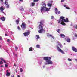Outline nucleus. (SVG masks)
I'll use <instances>...</instances> for the list:
<instances>
[{
	"mask_svg": "<svg viewBox=\"0 0 77 77\" xmlns=\"http://www.w3.org/2000/svg\"><path fill=\"white\" fill-rule=\"evenodd\" d=\"M35 5V3L32 2L31 4V5L32 6H34Z\"/></svg>",
	"mask_w": 77,
	"mask_h": 77,
	"instance_id": "obj_20",
	"label": "nucleus"
},
{
	"mask_svg": "<svg viewBox=\"0 0 77 77\" xmlns=\"http://www.w3.org/2000/svg\"><path fill=\"white\" fill-rule=\"evenodd\" d=\"M5 36H8V35H7L6 34H5Z\"/></svg>",
	"mask_w": 77,
	"mask_h": 77,
	"instance_id": "obj_43",
	"label": "nucleus"
},
{
	"mask_svg": "<svg viewBox=\"0 0 77 77\" xmlns=\"http://www.w3.org/2000/svg\"><path fill=\"white\" fill-rule=\"evenodd\" d=\"M17 29L18 30H21V29H20V26H19L17 27Z\"/></svg>",
	"mask_w": 77,
	"mask_h": 77,
	"instance_id": "obj_32",
	"label": "nucleus"
},
{
	"mask_svg": "<svg viewBox=\"0 0 77 77\" xmlns=\"http://www.w3.org/2000/svg\"><path fill=\"white\" fill-rule=\"evenodd\" d=\"M43 23H44V20H41L40 22V24L39 25V28L40 30L38 31V32L39 33H41L43 32H45V30L44 29V27Z\"/></svg>",
	"mask_w": 77,
	"mask_h": 77,
	"instance_id": "obj_1",
	"label": "nucleus"
},
{
	"mask_svg": "<svg viewBox=\"0 0 77 77\" xmlns=\"http://www.w3.org/2000/svg\"><path fill=\"white\" fill-rule=\"evenodd\" d=\"M42 5L43 6L42 7L43 8H45L46 6V4H45V2H43L42 3Z\"/></svg>",
	"mask_w": 77,
	"mask_h": 77,
	"instance_id": "obj_11",
	"label": "nucleus"
},
{
	"mask_svg": "<svg viewBox=\"0 0 77 77\" xmlns=\"http://www.w3.org/2000/svg\"><path fill=\"white\" fill-rule=\"evenodd\" d=\"M0 1H1V2H3V0H0Z\"/></svg>",
	"mask_w": 77,
	"mask_h": 77,
	"instance_id": "obj_51",
	"label": "nucleus"
},
{
	"mask_svg": "<svg viewBox=\"0 0 77 77\" xmlns=\"http://www.w3.org/2000/svg\"><path fill=\"white\" fill-rule=\"evenodd\" d=\"M8 70H7L6 71V72H8Z\"/></svg>",
	"mask_w": 77,
	"mask_h": 77,
	"instance_id": "obj_54",
	"label": "nucleus"
},
{
	"mask_svg": "<svg viewBox=\"0 0 77 77\" xmlns=\"http://www.w3.org/2000/svg\"><path fill=\"white\" fill-rule=\"evenodd\" d=\"M19 21H20V20H18V19L16 21V24H18V23H19Z\"/></svg>",
	"mask_w": 77,
	"mask_h": 77,
	"instance_id": "obj_17",
	"label": "nucleus"
},
{
	"mask_svg": "<svg viewBox=\"0 0 77 77\" xmlns=\"http://www.w3.org/2000/svg\"><path fill=\"white\" fill-rule=\"evenodd\" d=\"M16 73L17 72V70H16Z\"/></svg>",
	"mask_w": 77,
	"mask_h": 77,
	"instance_id": "obj_52",
	"label": "nucleus"
},
{
	"mask_svg": "<svg viewBox=\"0 0 77 77\" xmlns=\"http://www.w3.org/2000/svg\"><path fill=\"white\" fill-rule=\"evenodd\" d=\"M55 14H60V11H59L57 10V8H55Z\"/></svg>",
	"mask_w": 77,
	"mask_h": 77,
	"instance_id": "obj_10",
	"label": "nucleus"
},
{
	"mask_svg": "<svg viewBox=\"0 0 77 77\" xmlns=\"http://www.w3.org/2000/svg\"><path fill=\"white\" fill-rule=\"evenodd\" d=\"M0 19L2 21H5V17H1Z\"/></svg>",
	"mask_w": 77,
	"mask_h": 77,
	"instance_id": "obj_15",
	"label": "nucleus"
},
{
	"mask_svg": "<svg viewBox=\"0 0 77 77\" xmlns=\"http://www.w3.org/2000/svg\"><path fill=\"white\" fill-rule=\"evenodd\" d=\"M5 9V8H4L3 6H2L1 7H0V11H4Z\"/></svg>",
	"mask_w": 77,
	"mask_h": 77,
	"instance_id": "obj_14",
	"label": "nucleus"
},
{
	"mask_svg": "<svg viewBox=\"0 0 77 77\" xmlns=\"http://www.w3.org/2000/svg\"><path fill=\"white\" fill-rule=\"evenodd\" d=\"M13 54H14V53L13 52Z\"/></svg>",
	"mask_w": 77,
	"mask_h": 77,
	"instance_id": "obj_56",
	"label": "nucleus"
},
{
	"mask_svg": "<svg viewBox=\"0 0 77 77\" xmlns=\"http://www.w3.org/2000/svg\"><path fill=\"white\" fill-rule=\"evenodd\" d=\"M72 50L73 51H74L75 52H77V48H75V47L72 46Z\"/></svg>",
	"mask_w": 77,
	"mask_h": 77,
	"instance_id": "obj_12",
	"label": "nucleus"
},
{
	"mask_svg": "<svg viewBox=\"0 0 77 77\" xmlns=\"http://www.w3.org/2000/svg\"><path fill=\"white\" fill-rule=\"evenodd\" d=\"M20 2H23V0H19Z\"/></svg>",
	"mask_w": 77,
	"mask_h": 77,
	"instance_id": "obj_44",
	"label": "nucleus"
},
{
	"mask_svg": "<svg viewBox=\"0 0 77 77\" xmlns=\"http://www.w3.org/2000/svg\"><path fill=\"white\" fill-rule=\"evenodd\" d=\"M66 41L68 42H71V40L70 39V38H67Z\"/></svg>",
	"mask_w": 77,
	"mask_h": 77,
	"instance_id": "obj_16",
	"label": "nucleus"
},
{
	"mask_svg": "<svg viewBox=\"0 0 77 77\" xmlns=\"http://www.w3.org/2000/svg\"><path fill=\"white\" fill-rule=\"evenodd\" d=\"M47 36L48 37V38H50V37H53V36H52V35H50V34H48L47 35Z\"/></svg>",
	"mask_w": 77,
	"mask_h": 77,
	"instance_id": "obj_19",
	"label": "nucleus"
},
{
	"mask_svg": "<svg viewBox=\"0 0 77 77\" xmlns=\"http://www.w3.org/2000/svg\"><path fill=\"white\" fill-rule=\"evenodd\" d=\"M9 41H10V40H9V39H8L7 40V42H9Z\"/></svg>",
	"mask_w": 77,
	"mask_h": 77,
	"instance_id": "obj_41",
	"label": "nucleus"
},
{
	"mask_svg": "<svg viewBox=\"0 0 77 77\" xmlns=\"http://www.w3.org/2000/svg\"><path fill=\"white\" fill-rule=\"evenodd\" d=\"M30 32L29 30H27L26 32L24 33L23 35L25 36H27L29 35L30 34Z\"/></svg>",
	"mask_w": 77,
	"mask_h": 77,
	"instance_id": "obj_9",
	"label": "nucleus"
},
{
	"mask_svg": "<svg viewBox=\"0 0 77 77\" xmlns=\"http://www.w3.org/2000/svg\"><path fill=\"white\" fill-rule=\"evenodd\" d=\"M60 36L61 37V38H64L65 37V35L63 34H60Z\"/></svg>",
	"mask_w": 77,
	"mask_h": 77,
	"instance_id": "obj_13",
	"label": "nucleus"
},
{
	"mask_svg": "<svg viewBox=\"0 0 77 77\" xmlns=\"http://www.w3.org/2000/svg\"><path fill=\"white\" fill-rule=\"evenodd\" d=\"M11 75V74L10 73H9L8 72H7V73L6 74V75L7 76H10V75Z\"/></svg>",
	"mask_w": 77,
	"mask_h": 77,
	"instance_id": "obj_18",
	"label": "nucleus"
},
{
	"mask_svg": "<svg viewBox=\"0 0 77 77\" xmlns=\"http://www.w3.org/2000/svg\"><path fill=\"white\" fill-rule=\"evenodd\" d=\"M60 18V19L62 20V21H64L65 22H68V18H66V19H65V17L63 16H61Z\"/></svg>",
	"mask_w": 77,
	"mask_h": 77,
	"instance_id": "obj_4",
	"label": "nucleus"
},
{
	"mask_svg": "<svg viewBox=\"0 0 77 77\" xmlns=\"http://www.w3.org/2000/svg\"><path fill=\"white\" fill-rule=\"evenodd\" d=\"M66 8L67 9H70V8H69V7H66Z\"/></svg>",
	"mask_w": 77,
	"mask_h": 77,
	"instance_id": "obj_31",
	"label": "nucleus"
},
{
	"mask_svg": "<svg viewBox=\"0 0 77 77\" xmlns=\"http://www.w3.org/2000/svg\"><path fill=\"white\" fill-rule=\"evenodd\" d=\"M48 6H49V7H51V6H52V4L50 3H48L47 4Z\"/></svg>",
	"mask_w": 77,
	"mask_h": 77,
	"instance_id": "obj_21",
	"label": "nucleus"
},
{
	"mask_svg": "<svg viewBox=\"0 0 77 77\" xmlns=\"http://www.w3.org/2000/svg\"><path fill=\"white\" fill-rule=\"evenodd\" d=\"M15 56H17V54H15Z\"/></svg>",
	"mask_w": 77,
	"mask_h": 77,
	"instance_id": "obj_49",
	"label": "nucleus"
},
{
	"mask_svg": "<svg viewBox=\"0 0 77 77\" xmlns=\"http://www.w3.org/2000/svg\"><path fill=\"white\" fill-rule=\"evenodd\" d=\"M4 4L5 5H8V2H7V1H5Z\"/></svg>",
	"mask_w": 77,
	"mask_h": 77,
	"instance_id": "obj_24",
	"label": "nucleus"
},
{
	"mask_svg": "<svg viewBox=\"0 0 77 77\" xmlns=\"http://www.w3.org/2000/svg\"><path fill=\"white\" fill-rule=\"evenodd\" d=\"M68 61H72V59H69V58L68 59Z\"/></svg>",
	"mask_w": 77,
	"mask_h": 77,
	"instance_id": "obj_35",
	"label": "nucleus"
},
{
	"mask_svg": "<svg viewBox=\"0 0 77 77\" xmlns=\"http://www.w3.org/2000/svg\"><path fill=\"white\" fill-rule=\"evenodd\" d=\"M54 18V16H51V19H53Z\"/></svg>",
	"mask_w": 77,
	"mask_h": 77,
	"instance_id": "obj_39",
	"label": "nucleus"
},
{
	"mask_svg": "<svg viewBox=\"0 0 77 77\" xmlns=\"http://www.w3.org/2000/svg\"><path fill=\"white\" fill-rule=\"evenodd\" d=\"M50 8H48L45 7H41V12H42L43 11H45L48 12V11H50Z\"/></svg>",
	"mask_w": 77,
	"mask_h": 77,
	"instance_id": "obj_3",
	"label": "nucleus"
},
{
	"mask_svg": "<svg viewBox=\"0 0 77 77\" xmlns=\"http://www.w3.org/2000/svg\"><path fill=\"white\" fill-rule=\"evenodd\" d=\"M28 23H30V21L29 20H28Z\"/></svg>",
	"mask_w": 77,
	"mask_h": 77,
	"instance_id": "obj_50",
	"label": "nucleus"
},
{
	"mask_svg": "<svg viewBox=\"0 0 77 77\" xmlns=\"http://www.w3.org/2000/svg\"><path fill=\"white\" fill-rule=\"evenodd\" d=\"M39 0H33V2H38Z\"/></svg>",
	"mask_w": 77,
	"mask_h": 77,
	"instance_id": "obj_30",
	"label": "nucleus"
},
{
	"mask_svg": "<svg viewBox=\"0 0 77 77\" xmlns=\"http://www.w3.org/2000/svg\"><path fill=\"white\" fill-rule=\"evenodd\" d=\"M61 2H64V0H61Z\"/></svg>",
	"mask_w": 77,
	"mask_h": 77,
	"instance_id": "obj_42",
	"label": "nucleus"
},
{
	"mask_svg": "<svg viewBox=\"0 0 77 77\" xmlns=\"http://www.w3.org/2000/svg\"><path fill=\"white\" fill-rule=\"evenodd\" d=\"M59 19V20L58 22V23H60L61 24H62V25H63V26H65L66 25V24L64 22L65 21H62V19Z\"/></svg>",
	"mask_w": 77,
	"mask_h": 77,
	"instance_id": "obj_6",
	"label": "nucleus"
},
{
	"mask_svg": "<svg viewBox=\"0 0 77 77\" xmlns=\"http://www.w3.org/2000/svg\"><path fill=\"white\" fill-rule=\"evenodd\" d=\"M64 44H65V43H64Z\"/></svg>",
	"mask_w": 77,
	"mask_h": 77,
	"instance_id": "obj_57",
	"label": "nucleus"
},
{
	"mask_svg": "<svg viewBox=\"0 0 77 77\" xmlns=\"http://www.w3.org/2000/svg\"><path fill=\"white\" fill-rule=\"evenodd\" d=\"M29 51H33V49H32V47H30L29 49Z\"/></svg>",
	"mask_w": 77,
	"mask_h": 77,
	"instance_id": "obj_25",
	"label": "nucleus"
},
{
	"mask_svg": "<svg viewBox=\"0 0 77 77\" xmlns=\"http://www.w3.org/2000/svg\"><path fill=\"white\" fill-rule=\"evenodd\" d=\"M0 40L1 41L3 40V38H2V37L1 36H0Z\"/></svg>",
	"mask_w": 77,
	"mask_h": 77,
	"instance_id": "obj_34",
	"label": "nucleus"
},
{
	"mask_svg": "<svg viewBox=\"0 0 77 77\" xmlns=\"http://www.w3.org/2000/svg\"><path fill=\"white\" fill-rule=\"evenodd\" d=\"M15 66H16L15 64H14Z\"/></svg>",
	"mask_w": 77,
	"mask_h": 77,
	"instance_id": "obj_55",
	"label": "nucleus"
},
{
	"mask_svg": "<svg viewBox=\"0 0 77 77\" xmlns=\"http://www.w3.org/2000/svg\"><path fill=\"white\" fill-rule=\"evenodd\" d=\"M64 7H66V5H64Z\"/></svg>",
	"mask_w": 77,
	"mask_h": 77,
	"instance_id": "obj_48",
	"label": "nucleus"
},
{
	"mask_svg": "<svg viewBox=\"0 0 77 77\" xmlns=\"http://www.w3.org/2000/svg\"><path fill=\"white\" fill-rule=\"evenodd\" d=\"M15 50L16 51H17L18 50V48L17 47H15Z\"/></svg>",
	"mask_w": 77,
	"mask_h": 77,
	"instance_id": "obj_36",
	"label": "nucleus"
},
{
	"mask_svg": "<svg viewBox=\"0 0 77 77\" xmlns=\"http://www.w3.org/2000/svg\"><path fill=\"white\" fill-rule=\"evenodd\" d=\"M74 27L75 29H77V25H75L74 26Z\"/></svg>",
	"mask_w": 77,
	"mask_h": 77,
	"instance_id": "obj_26",
	"label": "nucleus"
},
{
	"mask_svg": "<svg viewBox=\"0 0 77 77\" xmlns=\"http://www.w3.org/2000/svg\"><path fill=\"white\" fill-rule=\"evenodd\" d=\"M60 29H58L57 30V32H58V33H60Z\"/></svg>",
	"mask_w": 77,
	"mask_h": 77,
	"instance_id": "obj_33",
	"label": "nucleus"
},
{
	"mask_svg": "<svg viewBox=\"0 0 77 77\" xmlns=\"http://www.w3.org/2000/svg\"><path fill=\"white\" fill-rule=\"evenodd\" d=\"M20 11H24V9L23 8V7H21L20 8Z\"/></svg>",
	"mask_w": 77,
	"mask_h": 77,
	"instance_id": "obj_23",
	"label": "nucleus"
},
{
	"mask_svg": "<svg viewBox=\"0 0 77 77\" xmlns=\"http://www.w3.org/2000/svg\"><path fill=\"white\" fill-rule=\"evenodd\" d=\"M75 37H77V34L75 33Z\"/></svg>",
	"mask_w": 77,
	"mask_h": 77,
	"instance_id": "obj_37",
	"label": "nucleus"
},
{
	"mask_svg": "<svg viewBox=\"0 0 77 77\" xmlns=\"http://www.w3.org/2000/svg\"><path fill=\"white\" fill-rule=\"evenodd\" d=\"M21 27L23 30H25L26 28V24L25 23H22L21 25Z\"/></svg>",
	"mask_w": 77,
	"mask_h": 77,
	"instance_id": "obj_5",
	"label": "nucleus"
},
{
	"mask_svg": "<svg viewBox=\"0 0 77 77\" xmlns=\"http://www.w3.org/2000/svg\"><path fill=\"white\" fill-rule=\"evenodd\" d=\"M36 38L37 39H39V38H40V37H39V36L38 35H36Z\"/></svg>",
	"mask_w": 77,
	"mask_h": 77,
	"instance_id": "obj_22",
	"label": "nucleus"
},
{
	"mask_svg": "<svg viewBox=\"0 0 77 77\" xmlns=\"http://www.w3.org/2000/svg\"><path fill=\"white\" fill-rule=\"evenodd\" d=\"M5 67H8V65H6V64H5Z\"/></svg>",
	"mask_w": 77,
	"mask_h": 77,
	"instance_id": "obj_40",
	"label": "nucleus"
},
{
	"mask_svg": "<svg viewBox=\"0 0 77 77\" xmlns=\"http://www.w3.org/2000/svg\"><path fill=\"white\" fill-rule=\"evenodd\" d=\"M75 38H73V40H74V39H75Z\"/></svg>",
	"mask_w": 77,
	"mask_h": 77,
	"instance_id": "obj_53",
	"label": "nucleus"
},
{
	"mask_svg": "<svg viewBox=\"0 0 77 77\" xmlns=\"http://www.w3.org/2000/svg\"><path fill=\"white\" fill-rule=\"evenodd\" d=\"M0 67H3V65H2L0 66Z\"/></svg>",
	"mask_w": 77,
	"mask_h": 77,
	"instance_id": "obj_46",
	"label": "nucleus"
},
{
	"mask_svg": "<svg viewBox=\"0 0 77 77\" xmlns=\"http://www.w3.org/2000/svg\"><path fill=\"white\" fill-rule=\"evenodd\" d=\"M0 59L1 60V61H0V65H2V64H3V62L5 63H6V61L4 60V59L3 58H0Z\"/></svg>",
	"mask_w": 77,
	"mask_h": 77,
	"instance_id": "obj_7",
	"label": "nucleus"
},
{
	"mask_svg": "<svg viewBox=\"0 0 77 77\" xmlns=\"http://www.w3.org/2000/svg\"><path fill=\"white\" fill-rule=\"evenodd\" d=\"M20 71L21 72H23V69L21 68H20Z\"/></svg>",
	"mask_w": 77,
	"mask_h": 77,
	"instance_id": "obj_28",
	"label": "nucleus"
},
{
	"mask_svg": "<svg viewBox=\"0 0 77 77\" xmlns=\"http://www.w3.org/2000/svg\"><path fill=\"white\" fill-rule=\"evenodd\" d=\"M60 46V47H61V48H62V44H58Z\"/></svg>",
	"mask_w": 77,
	"mask_h": 77,
	"instance_id": "obj_29",
	"label": "nucleus"
},
{
	"mask_svg": "<svg viewBox=\"0 0 77 77\" xmlns=\"http://www.w3.org/2000/svg\"><path fill=\"white\" fill-rule=\"evenodd\" d=\"M43 59L47 61L48 65H52L53 64V62L50 60L51 57H45L43 58Z\"/></svg>",
	"mask_w": 77,
	"mask_h": 77,
	"instance_id": "obj_2",
	"label": "nucleus"
},
{
	"mask_svg": "<svg viewBox=\"0 0 77 77\" xmlns=\"http://www.w3.org/2000/svg\"><path fill=\"white\" fill-rule=\"evenodd\" d=\"M36 47L37 48H40V45H36Z\"/></svg>",
	"mask_w": 77,
	"mask_h": 77,
	"instance_id": "obj_27",
	"label": "nucleus"
},
{
	"mask_svg": "<svg viewBox=\"0 0 77 77\" xmlns=\"http://www.w3.org/2000/svg\"><path fill=\"white\" fill-rule=\"evenodd\" d=\"M6 8H9V5H8L7 6H6Z\"/></svg>",
	"mask_w": 77,
	"mask_h": 77,
	"instance_id": "obj_38",
	"label": "nucleus"
},
{
	"mask_svg": "<svg viewBox=\"0 0 77 77\" xmlns=\"http://www.w3.org/2000/svg\"><path fill=\"white\" fill-rule=\"evenodd\" d=\"M11 77H14V75H11Z\"/></svg>",
	"mask_w": 77,
	"mask_h": 77,
	"instance_id": "obj_47",
	"label": "nucleus"
},
{
	"mask_svg": "<svg viewBox=\"0 0 77 77\" xmlns=\"http://www.w3.org/2000/svg\"><path fill=\"white\" fill-rule=\"evenodd\" d=\"M57 49L58 50V51H59L60 52L63 54H65V53L63 50L61 49L58 46H57Z\"/></svg>",
	"mask_w": 77,
	"mask_h": 77,
	"instance_id": "obj_8",
	"label": "nucleus"
},
{
	"mask_svg": "<svg viewBox=\"0 0 77 77\" xmlns=\"http://www.w3.org/2000/svg\"><path fill=\"white\" fill-rule=\"evenodd\" d=\"M1 12L2 13H3V14H5V12H3V11H2Z\"/></svg>",
	"mask_w": 77,
	"mask_h": 77,
	"instance_id": "obj_45",
	"label": "nucleus"
}]
</instances>
